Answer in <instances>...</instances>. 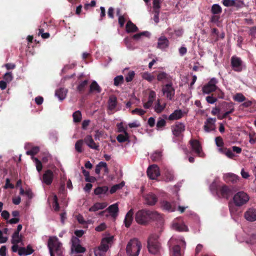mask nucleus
Here are the masks:
<instances>
[{"instance_id": "obj_1", "label": "nucleus", "mask_w": 256, "mask_h": 256, "mask_svg": "<svg viewBox=\"0 0 256 256\" xmlns=\"http://www.w3.org/2000/svg\"><path fill=\"white\" fill-rule=\"evenodd\" d=\"M161 216L156 211L143 209L139 210L135 215V220L137 223L142 225H146L150 220H158Z\"/></svg>"}, {"instance_id": "obj_2", "label": "nucleus", "mask_w": 256, "mask_h": 256, "mask_svg": "<svg viewBox=\"0 0 256 256\" xmlns=\"http://www.w3.org/2000/svg\"><path fill=\"white\" fill-rule=\"evenodd\" d=\"M142 248L140 242L137 238L130 240L126 248L128 256H138Z\"/></svg>"}, {"instance_id": "obj_3", "label": "nucleus", "mask_w": 256, "mask_h": 256, "mask_svg": "<svg viewBox=\"0 0 256 256\" xmlns=\"http://www.w3.org/2000/svg\"><path fill=\"white\" fill-rule=\"evenodd\" d=\"M158 236L156 234H152L148 240V248L150 252L156 254L160 251V246L158 242Z\"/></svg>"}, {"instance_id": "obj_4", "label": "nucleus", "mask_w": 256, "mask_h": 256, "mask_svg": "<svg viewBox=\"0 0 256 256\" xmlns=\"http://www.w3.org/2000/svg\"><path fill=\"white\" fill-rule=\"evenodd\" d=\"M48 246L49 250L54 252L58 256L62 253V244L56 236L50 237L48 240Z\"/></svg>"}, {"instance_id": "obj_5", "label": "nucleus", "mask_w": 256, "mask_h": 256, "mask_svg": "<svg viewBox=\"0 0 256 256\" xmlns=\"http://www.w3.org/2000/svg\"><path fill=\"white\" fill-rule=\"evenodd\" d=\"M249 199L248 195L243 191L238 192L233 197L234 202L238 206H241L246 204Z\"/></svg>"}, {"instance_id": "obj_6", "label": "nucleus", "mask_w": 256, "mask_h": 256, "mask_svg": "<svg viewBox=\"0 0 256 256\" xmlns=\"http://www.w3.org/2000/svg\"><path fill=\"white\" fill-rule=\"evenodd\" d=\"M216 195L220 198H224L228 200L232 194V190L226 184L218 186L216 188Z\"/></svg>"}, {"instance_id": "obj_7", "label": "nucleus", "mask_w": 256, "mask_h": 256, "mask_svg": "<svg viewBox=\"0 0 256 256\" xmlns=\"http://www.w3.org/2000/svg\"><path fill=\"white\" fill-rule=\"evenodd\" d=\"M162 91L164 96L169 100L174 99L175 95V89L173 86L172 82L171 84H163L162 86Z\"/></svg>"}, {"instance_id": "obj_8", "label": "nucleus", "mask_w": 256, "mask_h": 256, "mask_svg": "<svg viewBox=\"0 0 256 256\" xmlns=\"http://www.w3.org/2000/svg\"><path fill=\"white\" fill-rule=\"evenodd\" d=\"M218 83V80L213 78L209 82L204 84L202 88V91L204 94H209L213 92H215L218 89L216 84Z\"/></svg>"}, {"instance_id": "obj_9", "label": "nucleus", "mask_w": 256, "mask_h": 256, "mask_svg": "<svg viewBox=\"0 0 256 256\" xmlns=\"http://www.w3.org/2000/svg\"><path fill=\"white\" fill-rule=\"evenodd\" d=\"M147 175L152 180L156 179L160 176V169L156 164H152L150 166L147 170Z\"/></svg>"}, {"instance_id": "obj_10", "label": "nucleus", "mask_w": 256, "mask_h": 256, "mask_svg": "<svg viewBox=\"0 0 256 256\" xmlns=\"http://www.w3.org/2000/svg\"><path fill=\"white\" fill-rule=\"evenodd\" d=\"M242 60L237 56H233L231 58V66L234 70L240 72L242 70Z\"/></svg>"}, {"instance_id": "obj_11", "label": "nucleus", "mask_w": 256, "mask_h": 256, "mask_svg": "<svg viewBox=\"0 0 256 256\" xmlns=\"http://www.w3.org/2000/svg\"><path fill=\"white\" fill-rule=\"evenodd\" d=\"M172 130L173 134L178 137L185 130V126L182 122H176L172 126Z\"/></svg>"}, {"instance_id": "obj_12", "label": "nucleus", "mask_w": 256, "mask_h": 256, "mask_svg": "<svg viewBox=\"0 0 256 256\" xmlns=\"http://www.w3.org/2000/svg\"><path fill=\"white\" fill-rule=\"evenodd\" d=\"M216 118H207L204 126V129L205 132H209L211 131L214 130H216Z\"/></svg>"}, {"instance_id": "obj_13", "label": "nucleus", "mask_w": 256, "mask_h": 256, "mask_svg": "<svg viewBox=\"0 0 256 256\" xmlns=\"http://www.w3.org/2000/svg\"><path fill=\"white\" fill-rule=\"evenodd\" d=\"M54 173L50 170H47L45 171L42 176V182L46 185H50L54 179Z\"/></svg>"}, {"instance_id": "obj_14", "label": "nucleus", "mask_w": 256, "mask_h": 256, "mask_svg": "<svg viewBox=\"0 0 256 256\" xmlns=\"http://www.w3.org/2000/svg\"><path fill=\"white\" fill-rule=\"evenodd\" d=\"M157 80L159 82H166L167 84H171L172 82V77L169 74L164 72H158L157 75Z\"/></svg>"}, {"instance_id": "obj_15", "label": "nucleus", "mask_w": 256, "mask_h": 256, "mask_svg": "<svg viewBox=\"0 0 256 256\" xmlns=\"http://www.w3.org/2000/svg\"><path fill=\"white\" fill-rule=\"evenodd\" d=\"M190 144L193 150H194L198 156H202V146L200 142L196 140H191L190 141Z\"/></svg>"}, {"instance_id": "obj_16", "label": "nucleus", "mask_w": 256, "mask_h": 256, "mask_svg": "<svg viewBox=\"0 0 256 256\" xmlns=\"http://www.w3.org/2000/svg\"><path fill=\"white\" fill-rule=\"evenodd\" d=\"M84 142L87 144V146L92 149L96 150H98L99 145L96 144L92 138V136H86L84 140Z\"/></svg>"}, {"instance_id": "obj_17", "label": "nucleus", "mask_w": 256, "mask_h": 256, "mask_svg": "<svg viewBox=\"0 0 256 256\" xmlns=\"http://www.w3.org/2000/svg\"><path fill=\"white\" fill-rule=\"evenodd\" d=\"M112 236L104 238H102L100 246L98 248L102 250L103 252H106L108 248V244L112 241Z\"/></svg>"}, {"instance_id": "obj_18", "label": "nucleus", "mask_w": 256, "mask_h": 256, "mask_svg": "<svg viewBox=\"0 0 256 256\" xmlns=\"http://www.w3.org/2000/svg\"><path fill=\"white\" fill-rule=\"evenodd\" d=\"M246 219L250 222L256 220V209L249 208L245 213Z\"/></svg>"}, {"instance_id": "obj_19", "label": "nucleus", "mask_w": 256, "mask_h": 256, "mask_svg": "<svg viewBox=\"0 0 256 256\" xmlns=\"http://www.w3.org/2000/svg\"><path fill=\"white\" fill-rule=\"evenodd\" d=\"M162 208L168 212H174L176 210V206L175 204H171L166 200H162L160 202Z\"/></svg>"}, {"instance_id": "obj_20", "label": "nucleus", "mask_w": 256, "mask_h": 256, "mask_svg": "<svg viewBox=\"0 0 256 256\" xmlns=\"http://www.w3.org/2000/svg\"><path fill=\"white\" fill-rule=\"evenodd\" d=\"M146 204L149 206H154L158 202L157 196L152 193L146 194L144 197Z\"/></svg>"}, {"instance_id": "obj_21", "label": "nucleus", "mask_w": 256, "mask_h": 256, "mask_svg": "<svg viewBox=\"0 0 256 256\" xmlns=\"http://www.w3.org/2000/svg\"><path fill=\"white\" fill-rule=\"evenodd\" d=\"M133 214L134 210L132 209H130L126 213L124 220V224L126 227L129 228L133 220Z\"/></svg>"}, {"instance_id": "obj_22", "label": "nucleus", "mask_w": 256, "mask_h": 256, "mask_svg": "<svg viewBox=\"0 0 256 256\" xmlns=\"http://www.w3.org/2000/svg\"><path fill=\"white\" fill-rule=\"evenodd\" d=\"M156 97V92L153 90H151L148 94V101L144 104V108L146 109L150 108L152 106Z\"/></svg>"}, {"instance_id": "obj_23", "label": "nucleus", "mask_w": 256, "mask_h": 256, "mask_svg": "<svg viewBox=\"0 0 256 256\" xmlns=\"http://www.w3.org/2000/svg\"><path fill=\"white\" fill-rule=\"evenodd\" d=\"M108 109L111 111L114 110L117 106L118 101L116 97L112 95L109 97L108 102Z\"/></svg>"}, {"instance_id": "obj_24", "label": "nucleus", "mask_w": 256, "mask_h": 256, "mask_svg": "<svg viewBox=\"0 0 256 256\" xmlns=\"http://www.w3.org/2000/svg\"><path fill=\"white\" fill-rule=\"evenodd\" d=\"M182 116L183 114L182 110H176L168 116V120H178L182 118Z\"/></svg>"}, {"instance_id": "obj_25", "label": "nucleus", "mask_w": 256, "mask_h": 256, "mask_svg": "<svg viewBox=\"0 0 256 256\" xmlns=\"http://www.w3.org/2000/svg\"><path fill=\"white\" fill-rule=\"evenodd\" d=\"M107 206L106 202H96L92 206L89 208L90 212H96L100 210H102Z\"/></svg>"}, {"instance_id": "obj_26", "label": "nucleus", "mask_w": 256, "mask_h": 256, "mask_svg": "<svg viewBox=\"0 0 256 256\" xmlns=\"http://www.w3.org/2000/svg\"><path fill=\"white\" fill-rule=\"evenodd\" d=\"M169 44L168 40L165 36H160L158 42V48H167Z\"/></svg>"}, {"instance_id": "obj_27", "label": "nucleus", "mask_w": 256, "mask_h": 256, "mask_svg": "<svg viewBox=\"0 0 256 256\" xmlns=\"http://www.w3.org/2000/svg\"><path fill=\"white\" fill-rule=\"evenodd\" d=\"M106 210H108L112 217H116L117 216L118 212V204H112L108 206Z\"/></svg>"}, {"instance_id": "obj_28", "label": "nucleus", "mask_w": 256, "mask_h": 256, "mask_svg": "<svg viewBox=\"0 0 256 256\" xmlns=\"http://www.w3.org/2000/svg\"><path fill=\"white\" fill-rule=\"evenodd\" d=\"M67 90L64 88H60L56 90L55 95L60 100H62L66 98Z\"/></svg>"}, {"instance_id": "obj_29", "label": "nucleus", "mask_w": 256, "mask_h": 256, "mask_svg": "<svg viewBox=\"0 0 256 256\" xmlns=\"http://www.w3.org/2000/svg\"><path fill=\"white\" fill-rule=\"evenodd\" d=\"M127 32H134L138 30V27L132 22L131 20H128L126 26Z\"/></svg>"}, {"instance_id": "obj_30", "label": "nucleus", "mask_w": 256, "mask_h": 256, "mask_svg": "<svg viewBox=\"0 0 256 256\" xmlns=\"http://www.w3.org/2000/svg\"><path fill=\"white\" fill-rule=\"evenodd\" d=\"M88 84V80H86L78 84L76 89L80 94H83L86 88L87 87Z\"/></svg>"}, {"instance_id": "obj_31", "label": "nucleus", "mask_w": 256, "mask_h": 256, "mask_svg": "<svg viewBox=\"0 0 256 256\" xmlns=\"http://www.w3.org/2000/svg\"><path fill=\"white\" fill-rule=\"evenodd\" d=\"M94 91L98 93H100L102 91L100 87L96 81H93L90 86V92H92Z\"/></svg>"}, {"instance_id": "obj_32", "label": "nucleus", "mask_w": 256, "mask_h": 256, "mask_svg": "<svg viewBox=\"0 0 256 256\" xmlns=\"http://www.w3.org/2000/svg\"><path fill=\"white\" fill-rule=\"evenodd\" d=\"M166 103H164V104H161L160 100H158L154 106V110L156 113L160 114L164 110V109L166 108Z\"/></svg>"}, {"instance_id": "obj_33", "label": "nucleus", "mask_w": 256, "mask_h": 256, "mask_svg": "<svg viewBox=\"0 0 256 256\" xmlns=\"http://www.w3.org/2000/svg\"><path fill=\"white\" fill-rule=\"evenodd\" d=\"M162 156L161 152L156 150L151 155L150 158L153 162H158L160 160Z\"/></svg>"}, {"instance_id": "obj_34", "label": "nucleus", "mask_w": 256, "mask_h": 256, "mask_svg": "<svg viewBox=\"0 0 256 256\" xmlns=\"http://www.w3.org/2000/svg\"><path fill=\"white\" fill-rule=\"evenodd\" d=\"M211 12L214 14H220L222 12V8L218 4H214L212 6Z\"/></svg>"}, {"instance_id": "obj_35", "label": "nucleus", "mask_w": 256, "mask_h": 256, "mask_svg": "<svg viewBox=\"0 0 256 256\" xmlns=\"http://www.w3.org/2000/svg\"><path fill=\"white\" fill-rule=\"evenodd\" d=\"M124 134H120L117 136L116 139L119 142H124L128 140L129 136L128 132H126Z\"/></svg>"}, {"instance_id": "obj_36", "label": "nucleus", "mask_w": 256, "mask_h": 256, "mask_svg": "<svg viewBox=\"0 0 256 256\" xmlns=\"http://www.w3.org/2000/svg\"><path fill=\"white\" fill-rule=\"evenodd\" d=\"M124 185V182H122L118 184L114 185L110 189V192L111 194L116 192L118 190L121 189Z\"/></svg>"}, {"instance_id": "obj_37", "label": "nucleus", "mask_w": 256, "mask_h": 256, "mask_svg": "<svg viewBox=\"0 0 256 256\" xmlns=\"http://www.w3.org/2000/svg\"><path fill=\"white\" fill-rule=\"evenodd\" d=\"M108 188L106 186H104L102 187H98L94 190V192L96 195H99L100 194H106Z\"/></svg>"}, {"instance_id": "obj_38", "label": "nucleus", "mask_w": 256, "mask_h": 256, "mask_svg": "<svg viewBox=\"0 0 256 256\" xmlns=\"http://www.w3.org/2000/svg\"><path fill=\"white\" fill-rule=\"evenodd\" d=\"M233 99L234 101L239 102H244L246 98L242 93H236L234 96Z\"/></svg>"}, {"instance_id": "obj_39", "label": "nucleus", "mask_w": 256, "mask_h": 256, "mask_svg": "<svg viewBox=\"0 0 256 256\" xmlns=\"http://www.w3.org/2000/svg\"><path fill=\"white\" fill-rule=\"evenodd\" d=\"M73 120L74 122H79L82 120V114L80 110L74 112L72 114Z\"/></svg>"}, {"instance_id": "obj_40", "label": "nucleus", "mask_w": 256, "mask_h": 256, "mask_svg": "<svg viewBox=\"0 0 256 256\" xmlns=\"http://www.w3.org/2000/svg\"><path fill=\"white\" fill-rule=\"evenodd\" d=\"M22 240V235L18 234V236H14V234L12 235V238L11 240V242L12 244H18L21 242Z\"/></svg>"}, {"instance_id": "obj_41", "label": "nucleus", "mask_w": 256, "mask_h": 256, "mask_svg": "<svg viewBox=\"0 0 256 256\" xmlns=\"http://www.w3.org/2000/svg\"><path fill=\"white\" fill-rule=\"evenodd\" d=\"M84 140H78L75 144V148L76 152L79 153H81L82 152L83 150L82 149V146L84 144Z\"/></svg>"}, {"instance_id": "obj_42", "label": "nucleus", "mask_w": 256, "mask_h": 256, "mask_svg": "<svg viewBox=\"0 0 256 256\" xmlns=\"http://www.w3.org/2000/svg\"><path fill=\"white\" fill-rule=\"evenodd\" d=\"M222 4L225 6L228 7V6H234L238 7V4H236V0H222Z\"/></svg>"}, {"instance_id": "obj_43", "label": "nucleus", "mask_w": 256, "mask_h": 256, "mask_svg": "<svg viewBox=\"0 0 256 256\" xmlns=\"http://www.w3.org/2000/svg\"><path fill=\"white\" fill-rule=\"evenodd\" d=\"M166 180L167 182H172L174 180V176L173 173L168 170H166L164 172Z\"/></svg>"}, {"instance_id": "obj_44", "label": "nucleus", "mask_w": 256, "mask_h": 256, "mask_svg": "<svg viewBox=\"0 0 256 256\" xmlns=\"http://www.w3.org/2000/svg\"><path fill=\"white\" fill-rule=\"evenodd\" d=\"M114 80V85L116 86H118L119 85L123 84L124 82V79L123 76L120 75L116 76Z\"/></svg>"}, {"instance_id": "obj_45", "label": "nucleus", "mask_w": 256, "mask_h": 256, "mask_svg": "<svg viewBox=\"0 0 256 256\" xmlns=\"http://www.w3.org/2000/svg\"><path fill=\"white\" fill-rule=\"evenodd\" d=\"M181 248L178 245H176L172 248V254L174 256H182L180 253Z\"/></svg>"}, {"instance_id": "obj_46", "label": "nucleus", "mask_w": 256, "mask_h": 256, "mask_svg": "<svg viewBox=\"0 0 256 256\" xmlns=\"http://www.w3.org/2000/svg\"><path fill=\"white\" fill-rule=\"evenodd\" d=\"M120 10H117L116 14L118 16H119L118 17V24L120 26V28H122L124 26V24L126 22V18L124 17V15L120 16Z\"/></svg>"}, {"instance_id": "obj_47", "label": "nucleus", "mask_w": 256, "mask_h": 256, "mask_svg": "<svg viewBox=\"0 0 256 256\" xmlns=\"http://www.w3.org/2000/svg\"><path fill=\"white\" fill-rule=\"evenodd\" d=\"M40 150L38 146H34L32 148L29 150L26 151V154L28 156H34L38 154Z\"/></svg>"}, {"instance_id": "obj_48", "label": "nucleus", "mask_w": 256, "mask_h": 256, "mask_svg": "<svg viewBox=\"0 0 256 256\" xmlns=\"http://www.w3.org/2000/svg\"><path fill=\"white\" fill-rule=\"evenodd\" d=\"M106 166V162H100L96 166L95 172L98 174H100L102 168Z\"/></svg>"}, {"instance_id": "obj_49", "label": "nucleus", "mask_w": 256, "mask_h": 256, "mask_svg": "<svg viewBox=\"0 0 256 256\" xmlns=\"http://www.w3.org/2000/svg\"><path fill=\"white\" fill-rule=\"evenodd\" d=\"M226 104L227 106L228 107V110L224 113L226 114L227 117H228V116L230 114L232 113L234 111V108L232 102L226 103Z\"/></svg>"}, {"instance_id": "obj_50", "label": "nucleus", "mask_w": 256, "mask_h": 256, "mask_svg": "<svg viewBox=\"0 0 256 256\" xmlns=\"http://www.w3.org/2000/svg\"><path fill=\"white\" fill-rule=\"evenodd\" d=\"M53 208L55 211H58L60 210L59 204L58 202V198L56 195L53 197Z\"/></svg>"}, {"instance_id": "obj_51", "label": "nucleus", "mask_w": 256, "mask_h": 256, "mask_svg": "<svg viewBox=\"0 0 256 256\" xmlns=\"http://www.w3.org/2000/svg\"><path fill=\"white\" fill-rule=\"evenodd\" d=\"M72 248V250H74L76 253H84L86 250V248L80 244Z\"/></svg>"}, {"instance_id": "obj_52", "label": "nucleus", "mask_w": 256, "mask_h": 256, "mask_svg": "<svg viewBox=\"0 0 256 256\" xmlns=\"http://www.w3.org/2000/svg\"><path fill=\"white\" fill-rule=\"evenodd\" d=\"M237 206H236V205L234 206L232 204H229L228 207L231 215L233 216L236 214L238 210Z\"/></svg>"}, {"instance_id": "obj_53", "label": "nucleus", "mask_w": 256, "mask_h": 256, "mask_svg": "<svg viewBox=\"0 0 256 256\" xmlns=\"http://www.w3.org/2000/svg\"><path fill=\"white\" fill-rule=\"evenodd\" d=\"M131 112L132 114H138L142 116L145 114L146 111L140 108H136L132 110Z\"/></svg>"}, {"instance_id": "obj_54", "label": "nucleus", "mask_w": 256, "mask_h": 256, "mask_svg": "<svg viewBox=\"0 0 256 256\" xmlns=\"http://www.w3.org/2000/svg\"><path fill=\"white\" fill-rule=\"evenodd\" d=\"M135 76V73L134 71H130L126 76V82H131Z\"/></svg>"}, {"instance_id": "obj_55", "label": "nucleus", "mask_w": 256, "mask_h": 256, "mask_svg": "<svg viewBox=\"0 0 256 256\" xmlns=\"http://www.w3.org/2000/svg\"><path fill=\"white\" fill-rule=\"evenodd\" d=\"M148 34V32H141L140 33H138V34H134L132 36V38L133 39L138 40L141 38L142 36H147Z\"/></svg>"}, {"instance_id": "obj_56", "label": "nucleus", "mask_w": 256, "mask_h": 256, "mask_svg": "<svg viewBox=\"0 0 256 256\" xmlns=\"http://www.w3.org/2000/svg\"><path fill=\"white\" fill-rule=\"evenodd\" d=\"M142 78L150 82H152L154 78V76L149 73H144Z\"/></svg>"}, {"instance_id": "obj_57", "label": "nucleus", "mask_w": 256, "mask_h": 256, "mask_svg": "<svg viewBox=\"0 0 256 256\" xmlns=\"http://www.w3.org/2000/svg\"><path fill=\"white\" fill-rule=\"evenodd\" d=\"M176 229L180 232L187 231L188 227L184 224H176Z\"/></svg>"}, {"instance_id": "obj_58", "label": "nucleus", "mask_w": 256, "mask_h": 256, "mask_svg": "<svg viewBox=\"0 0 256 256\" xmlns=\"http://www.w3.org/2000/svg\"><path fill=\"white\" fill-rule=\"evenodd\" d=\"M71 242L72 243V248L78 246L80 244V240L76 236H72L71 240Z\"/></svg>"}, {"instance_id": "obj_59", "label": "nucleus", "mask_w": 256, "mask_h": 256, "mask_svg": "<svg viewBox=\"0 0 256 256\" xmlns=\"http://www.w3.org/2000/svg\"><path fill=\"white\" fill-rule=\"evenodd\" d=\"M216 144L218 147H222L224 146V143L223 140L220 136H217L215 139Z\"/></svg>"}, {"instance_id": "obj_60", "label": "nucleus", "mask_w": 256, "mask_h": 256, "mask_svg": "<svg viewBox=\"0 0 256 256\" xmlns=\"http://www.w3.org/2000/svg\"><path fill=\"white\" fill-rule=\"evenodd\" d=\"M207 102L210 104H213L217 101V98L213 96V95L209 96L206 97Z\"/></svg>"}, {"instance_id": "obj_61", "label": "nucleus", "mask_w": 256, "mask_h": 256, "mask_svg": "<svg viewBox=\"0 0 256 256\" xmlns=\"http://www.w3.org/2000/svg\"><path fill=\"white\" fill-rule=\"evenodd\" d=\"M160 0H154V1H153L154 10H160Z\"/></svg>"}, {"instance_id": "obj_62", "label": "nucleus", "mask_w": 256, "mask_h": 256, "mask_svg": "<svg viewBox=\"0 0 256 256\" xmlns=\"http://www.w3.org/2000/svg\"><path fill=\"white\" fill-rule=\"evenodd\" d=\"M166 122L164 120L160 118L156 124V127L158 128H160L165 126Z\"/></svg>"}, {"instance_id": "obj_63", "label": "nucleus", "mask_w": 256, "mask_h": 256, "mask_svg": "<svg viewBox=\"0 0 256 256\" xmlns=\"http://www.w3.org/2000/svg\"><path fill=\"white\" fill-rule=\"evenodd\" d=\"M4 79L8 82H10L12 79V76L10 72H8L4 76Z\"/></svg>"}, {"instance_id": "obj_64", "label": "nucleus", "mask_w": 256, "mask_h": 256, "mask_svg": "<svg viewBox=\"0 0 256 256\" xmlns=\"http://www.w3.org/2000/svg\"><path fill=\"white\" fill-rule=\"evenodd\" d=\"M105 252H103V250L98 248H96L94 250L95 256H104Z\"/></svg>"}]
</instances>
